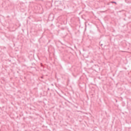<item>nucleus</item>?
Instances as JSON below:
<instances>
[{
	"label": "nucleus",
	"instance_id": "obj_1",
	"mask_svg": "<svg viewBox=\"0 0 131 131\" xmlns=\"http://www.w3.org/2000/svg\"><path fill=\"white\" fill-rule=\"evenodd\" d=\"M111 3L112 4H115V5H117V3H116V2H115V1H112L111 2Z\"/></svg>",
	"mask_w": 131,
	"mask_h": 131
},
{
	"label": "nucleus",
	"instance_id": "obj_2",
	"mask_svg": "<svg viewBox=\"0 0 131 131\" xmlns=\"http://www.w3.org/2000/svg\"><path fill=\"white\" fill-rule=\"evenodd\" d=\"M42 78H43V76H41L40 78V79H39V80H40L41 81H42V80H41V79H42Z\"/></svg>",
	"mask_w": 131,
	"mask_h": 131
},
{
	"label": "nucleus",
	"instance_id": "obj_3",
	"mask_svg": "<svg viewBox=\"0 0 131 131\" xmlns=\"http://www.w3.org/2000/svg\"><path fill=\"white\" fill-rule=\"evenodd\" d=\"M101 43V41H100L99 42V45L101 47H102V46H103V43Z\"/></svg>",
	"mask_w": 131,
	"mask_h": 131
},
{
	"label": "nucleus",
	"instance_id": "obj_4",
	"mask_svg": "<svg viewBox=\"0 0 131 131\" xmlns=\"http://www.w3.org/2000/svg\"><path fill=\"white\" fill-rule=\"evenodd\" d=\"M111 2L107 3V6H109L110 5H111Z\"/></svg>",
	"mask_w": 131,
	"mask_h": 131
},
{
	"label": "nucleus",
	"instance_id": "obj_5",
	"mask_svg": "<svg viewBox=\"0 0 131 131\" xmlns=\"http://www.w3.org/2000/svg\"><path fill=\"white\" fill-rule=\"evenodd\" d=\"M90 63H94V60H91L90 61Z\"/></svg>",
	"mask_w": 131,
	"mask_h": 131
},
{
	"label": "nucleus",
	"instance_id": "obj_6",
	"mask_svg": "<svg viewBox=\"0 0 131 131\" xmlns=\"http://www.w3.org/2000/svg\"><path fill=\"white\" fill-rule=\"evenodd\" d=\"M58 10H59V11H62L63 9H62L61 8H58Z\"/></svg>",
	"mask_w": 131,
	"mask_h": 131
},
{
	"label": "nucleus",
	"instance_id": "obj_7",
	"mask_svg": "<svg viewBox=\"0 0 131 131\" xmlns=\"http://www.w3.org/2000/svg\"><path fill=\"white\" fill-rule=\"evenodd\" d=\"M122 11H119V13H121Z\"/></svg>",
	"mask_w": 131,
	"mask_h": 131
},
{
	"label": "nucleus",
	"instance_id": "obj_8",
	"mask_svg": "<svg viewBox=\"0 0 131 131\" xmlns=\"http://www.w3.org/2000/svg\"><path fill=\"white\" fill-rule=\"evenodd\" d=\"M48 91H50V88H48Z\"/></svg>",
	"mask_w": 131,
	"mask_h": 131
},
{
	"label": "nucleus",
	"instance_id": "obj_9",
	"mask_svg": "<svg viewBox=\"0 0 131 131\" xmlns=\"http://www.w3.org/2000/svg\"><path fill=\"white\" fill-rule=\"evenodd\" d=\"M75 48L76 49V46H75Z\"/></svg>",
	"mask_w": 131,
	"mask_h": 131
},
{
	"label": "nucleus",
	"instance_id": "obj_10",
	"mask_svg": "<svg viewBox=\"0 0 131 131\" xmlns=\"http://www.w3.org/2000/svg\"><path fill=\"white\" fill-rule=\"evenodd\" d=\"M124 20L125 21V18H124Z\"/></svg>",
	"mask_w": 131,
	"mask_h": 131
}]
</instances>
